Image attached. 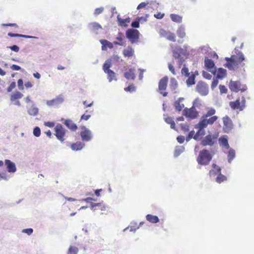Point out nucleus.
I'll return each instance as SVG.
<instances>
[{
    "label": "nucleus",
    "instance_id": "2eb2a0df",
    "mask_svg": "<svg viewBox=\"0 0 254 254\" xmlns=\"http://www.w3.org/2000/svg\"><path fill=\"white\" fill-rule=\"evenodd\" d=\"M159 34L161 36L166 38L170 41L173 42L176 41V36L175 34L173 33H172L170 31H167L164 29H160Z\"/></svg>",
    "mask_w": 254,
    "mask_h": 254
},
{
    "label": "nucleus",
    "instance_id": "37998d69",
    "mask_svg": "<svg viewBox=\"0 0 254 254\" xmlns=\"http://www.w3.org/2000/svg\"><path fill=\"white\" fill-rule=\"evenodd\" d=\"M177 34H178V36L180 38H183L185 37V36L186 35V33H185L184 29H183V28L179 29L177 31Z\"/></svg>",
    "mask_w": 254,
    "mask_h": 254
},
{
    "label": "nucleus",
    "instance_id": "338daca9",
    "mask_svg": "<svg viewBox=\"0 0 254 254\" xmlns=\"http://www.w3.org/2000/svg\"><path fill=\"white\" fill-rule=\"evenodd\" d=\"M17 84H18V86L19 87V88L20 89L22 90V89H23V82L22 79H18V80L17 81Z\"/></svg>",
    "mask_w": 254,
    "mask_h": 254
},
{
    "label": "nucleus",
    "instance_id": "5701e85b",
    "mask_svg": "<svg viewBox=\"0 0 254 254\" xmlns=\"http://www.w3.org/2000/svg\"><path fill=\"white\" fill-rule=\"evenodd\" d=\"M100 42L102 45V50L103 51L106 50L107 48L110 49H112L113 48V43L106 40H101Z\"/></svg>",
    "mask_w": 254,
    "mask_h": 254
},
{
    "label": "nucleus",
    "instance_id": "a878e982",
    "mask_svg": "<svg viewBox=\"0 0 254 254\" xmlns=\"http://www.w3.org/2000/svg\"><path fill=\"white\" fill-rule=\"evenodd\" d=\"M38 109L34 105L28 109V113L30 116H37L38 113Z\"/></svg>",
    "mask_w": 254,
    "mask_h": 254
},
{
    "label": "nucleus",
    "instance_id": "f3484780",
    "mask_svg": "<svg viewBox=\"0 0 254 254\" xmlns=\"http://www.w3.org/2000/svg\"><path fill=\"white\" fill-rule=\"evenodd\" d=\"M64 99L62 95H59L56 97L55 99L47 101V104L49 106H52L54 105H58L62 103Z\"/></svg>",
    "mask_w": 254,
    "mask_h": 254
},
{
    "label": "nucleus",
    "instance_id": "a18cd8bd",
    "mask_svg": "<svg viewBox=\"0 0 254 254\" xmlns=\"http://www.w3.org/2000/svg\"><path fill=\"white\" fill-rule=\"evenodd\" d=\"M33 134L36 137H39L41 134V130L38 127H36L33 129Z\"/></svg>",
    "mask_w": 254,
    "mask_h": 254
},
{
    "label": "nucleus",
    "instance_id": "4c0bfd02",
    "mask_svg": "<svg viewBox=\"0 0 254 254\" xmlns=\"http://www.w3.org/2000/svg\"><path fill=\"white\" fill-rule=\"evenodd\" d=\"M165 121L167 124L170 125L171 127L172 128H173V129L175 128L176 124H175V123L174 122V121L172 120V118H171L170 117H167L165 118Z\"/></svg>",
    "mask_w": 254,
    "mask_h": 254
},
{
    "label": "nucleus",
    "instance_id": "49530a36",
    "mask_svg": "<svg viewBox=\"0 0 254 254\" xmlns=\"http://www.w3.org/2000/svg\"><path fill=\"white\" fill-rule=\"evenodd\" d=\"M196 133L195 134L194 130L190 131L188 135L186 137V140L187 141H189L192 138H194V136L195 135Z\"/></svg>",
    "mask_w": 254,
    "mask_h": 254
},
{
    "label": "nucleus",
    "instance_id": "ddd939ff",
    "mask_svg": "<svg viewBox=\"0 0 254 254\" xmlns=\"http://www.w3.org/2000/svg\"><path fill=\"white\" fill-rule=\"evenodd\" d=\"M196 90L201 95L206 96L208 93V86L203 82H199L196 86Z\"/></svg>",
    "mask_w": 254,
    "mask_h": 254
},
{
    "label": "nucleus",
    "instance_id": "393cba45",
    "mask_svg": "<svg viewBox=\"0 0 254 254\" xmlns=\"http://www.w3.org/2000/svg\"><path fill=\"white\" fill-rule=\"evenodd\" d=\"M221 168L217 166L216 164L213 163L212 164V169L210 171L209 174L210 175H212L213 174H218L221 173Z\"/></svg>",
    "mask_w": 254,
    "mask_h": 254
},
{
    "label": "nucleus",
    "instance_id": "a211bd4d",
    "mask_svg": "<svg viewBox=\"0 0 254 254\" xmlns=\"http://www.w3.org/2000/svg\"><path fill=\"white\" fill-rule=\"evenodd\" d=\"M4 163L6 167V170L9 173H13L16 172V168L14 163L8 159L5 160Z\"/></svg>",
    "mask_w": 254,
    "mask_h": 254
},
{
    "label": "nucleus",
    "instance_id": "f704fd0d",
    "mask_svg": "<svg viewBox=\"0 0 254 254\" xmlns=\"http://www.w3.org/2000/svg\"><path fill=\"white\" fill-rule=\"evenodd\" d=\"M219 143L225 147L227 149L229 148V145L228 144V140L227 138L225 137H221L219 138Z\"/></svg>",
    "mask_w": 254,
    "mask_h": 254
},
{
    "label": "nucleus",
    "instance_id": "4d7b16f0",
    "mask_svg": "<svg viewBox=\"0 0 254 254\" xmlns=\"http://www.w3.org/2000/svg\"><path fill=\"white\" fill-rule=\"evenodd\" d=\"M148 17V14H146L144 16L138 17L137 18V20L139 21H146L147 20V18Z\"/></svg>",
    "mask_w": 254,
    "mask_h": 254
},
{
    "label": "nucleus",
    "instance_id": "e2e57ef3",
    "mask_svg": "<svg viewBox=\"0 0 254 254\" xmlns=\"http://www.w3.org/2000/svg\"><path fill=\"white\" fill-rule=\"evenodd\" d=\"M33 229L32 228L25 229L22 230L23 233L27 234L28 235H31L33 233Z\"/></svg>",
    "mask_w": 254,
    "mask_h": 254
},
{
    "label": "nucleus",
    "instance_id": "603ef678",
    "mask_svg": "<svg viewBox=\"0 0 254 254\" xmlns=\"http://www.w3.org/2000/svg\"><path fill=\"white\" fill-rule=\"evenodd\" d=\"M164 15V13H162L160 12H157V13L154 15V16L157 19H161L163 18Z\"/></svg>",
    "mask_w": 254,
    "mask_h": 254
},
{
    "label": "nucleus",
    "instance_id": "9d476101",
    "mask_svg": "<svg viewBox=\"0 0 254 254\" xmlns=\"http://www.w3.org/2000/svg\"><path fill=\"white\" fill-rule=\"evenodd\" d=\"M168 82V78L167 76H164L162 78H161L159 82L158 85V89L160 93L164 96L165 97L167 95L168 93L165 91L167 84Z\"/></svg>",
    "mask_w": 254,
    "mask_h": 254
},
{
    "label": "nucleus",
    "instance_id": "e433bc0d",
    "mask_svg": "<svg viewBox=\"0 0 254 254\" xmlns=\"http://www.w3.org/2000/svg\"><path fill=\"white\" fill-rule=\"evenodd\" d=\"M8 36L11 37H24L26 38H33L32 36H28V35H25L22 34H14L11 32H9L8 33Z\"/></svg>",
    "mask_w": 254,
    "mask_h": 254
},
{
    "label": "nucleus",
    "instance_id": "7c9ffc66",
    "mask_svg": "<svg viewBox=\"0 0 254 254\" xmlns=\"http://www.w3.org/2000/svg\"><path fill=\"white\" fill-rule=\"evenodd\" d=\"M23 96V94L21 92L16 91L11 95L10 101L13 102L17 99L21 98Z\"/></svg>",
    "mask_w": 254,
    "mask_h": 254
},
{
    "label": "nucleus",
    "instance_id": "6ab92c4d",
    "mask_svg": "<svg viewBox=\"0 0 254 254\" xmlns=\"http://www.w3.org/2000/svg\"><path fill=\"white\" fill-rule=\"evenodd\" d=\"M135 68H130L124 73V76L128 80H134L135 78Z\"/></svg>",
    "mask_w": 254,
    "mask_h": 254
},
{
    "label": "nucleus",
    "instance_id": "aec40b11",
    "mask_svg": "<svg viewBox=\"0 0 254 254\" xmlns=\"http://www.w3.org/2000/svg\"><path fill=\"white\" fill-rule=\"evenodd\" d=\"M224 128L225 131H228L232 128L233 124L231 120L227 116L223 119Z\"/></svg>",
    "mask_w": 254,
    "mask_h": 254
},
{
    "label": "nucleus",
    "instance_id": "0e129e2a",
    "mask_svg": "<svg viewBox=\"0 0 254 254\" xmlns=\"http://www.w3.org/2000/svg\"><path fill=\"white\" fill-rule=\"evenodd\" d=\"M218 83V79H213L212 84H211V88L213 89L215 87H216Z\"/></svg>",
    "mask_w": 254,
    "mask_h": 254
},
{
    "label": "nucleus",
    "instance_id": "f257e3e1",
    "mask_svg": "<svg viewBox=\"0 0 254 254\" xmlns=\"http://www.w3.org/2000/svg\"><path fill=\"white\" fill-rule=\"evenodd\" d=\"M216 110L213 108H207L206 112L202 115L199 121L195 125V128L198 130L194 136L195 140H197L199 137L205 135L204 129L208 126H212L218 120V117L216 114Z\"/></svg>",
    "mask_w": 254,
    "mask_h": 254
},
{
    "label": "nucleus",
    "instance_id": "de8ad7c7",
    "mask_svg": "<svg viewBox=\"0 0 254 254\" xmlns=\"http://www.w3.org/2000/svg\"><path fill=\"white\" fill-rule=\"evenodd\" d=\"M174 64V62H173V63H169L168 64V67H169L170 71L172 73V74L174 75H176V73L174 67L173 66Z\"/></svg>",
    "mask_w": 254,
    "mask_h": 254
},
{
    "label": "nucleus",
    "instance_id": "ea45409f",
    "mask_svg": "<svg viewBox=\"0 0 254 254\" xmlns=\"http://www.w3.org/2000/svg\"><path fill=\"white\" fill-rule=\"evenodd\" d=\"M78 252V249L75 246H70L67 254H77Z\"/></svg>",
    "mask_w": 254,
    "mask_h": 254
},
{
    "label": "nucleus",
    "instance_id": "5fc2aeb1",
    "mask_svg": "<svg viewBox=\"0 0 254 254\" xmlns=\"http://www.w3.org/2000/svg\"><path fill=\"white\" fill-rule=\"evenodd\" d=\"M104 8L103 7L97 8L94 11V15H98L103 12Z\"/></svg>",
    "mask_w": 254,
    "mask_h": 254
},
{
    "label": "nucleus",
    "instance_id": "39448f33",
    "mask_svg": "<svg viewBox=\"0 0 254 254\" xmlns=\"http://www.w3.org/2000/svg\"><path fill=\"white\" fill-rule=\"evenodd\" d=\"M199 101V99H195L193 102V106L190 108H186L183 110V115L187 118L194 119L198 117L199 113L196 110L194 105Z\"/></svg>",
    "mask_w": 254,
    "mask_h": 254
},
{
    "label": "nucleus",
    "instance_id": "a19ab883",
    "mask_svg": "<svg viewBox=\"0 0 254 254\" xmlns=\"http://www.w3.org/2000/svg\"><path fill=\"white\" fill-rule=\"evenodd\" d=\"M170 88L173 90L176 89L178 86V82L175 78H171L170 80Z\"/></svg>",
    "mask_w": 254,
    "mask_h": 254
},
{
    "label": "nucleus",
    "instance_id": "58836bf2",
    "mask_svg": "<svg viewBox=\"0 0 254 254\" xmlns=\"http://www.w3.org/2000/svg\"><path fill=\"white\" fill-rule=\"evenodd\" d=\"M218 174V175L217 177V178H216V181L218 183L220 184L222 182L227 180V177L221 174V173L219 174Z\"/></svg>",
    "mask_w": 254,
    "mask_h": 254
},
{
    "label": "nucleus",
    "instance_id": "dca6fc26",
    "mask_svg": "<svg viewBox=\"0 0 254 254\" xmlns=\"http://www.w3.org/2000/svg\"><path fill=\"white\" fill-rule=\"evenodd\" d=\"M204 64L206 68L210 72L215 73L216 69L214 62L207 58H206L204 60Z\"/></svg>",
    "mask_w": 254,
    "mask_h": 254
},
{
    "label": "nucleus",
    "instance_id": "bb28decb",
    "mask_svg": "<svg viewBox=\"0 0 254 254\" xmlns=\"http://www.w3.org/2000/svg\"><path fill=\"white\" fill-rule=\"evenodd\" d=\"M146 218L147 221L152 223H156L159 221V219L157 216L151 214H147Z\"/></svg>",
    "mask_w": 254,
    "mask_h": 254
},
{
    "label": "nucleus",
    "instance_id": "774afa93",
    "mask_svg": "<svg viewBox=\"0 0 254 254\" xmlns=\"http://www.w3.org/2000/svg\"><path fill=\"white\" fill-rule=\"evenodd\" d=\"M10 68L13 70H19L21 69L20 66L16 64H12Z\"/></svg>",
    "mask_w": 254,
    "mask_h": 254
},
{
    "label": "nucleus",
    "instance_id": "20e7f679",
    "mask_svg": "<svg viewBox=\"0 0 254 254\" xmlns=\"http://www.w3.org/2000/svg\"><path fill=\"white\" fill-rule=\"evenodd\" d=\"M212 158V155L209 151L206 149H203L200 151L197 157V162L201 165H207L209 164Z\"/></svg>",
    "mask_w": 254,
    "mask_h": 254
},
{
    "label": "nucleus",
    "instance_id": "cd10ccee",
    "mask_svg": "<svg viewBox=\"0 0 254 254\" xmlns=\"http://www.w3.org/2000/svg\"><path fill=\"white\" fill-rule=\"evenodd\" d=\"M118 21L119 22V25L121 26L126 27L127 26V23L130 22V18H127L126 19H122L119 17V16L117 17Z\"/></svg>",
    "mask_w": 254,
    "mask_h": 254
},
{
    "label": "nucleus",
    "instance_id": "f03ea898",
    "mask_svg": "<svg viewBox=\"0 0 254 254\" xmlns=\"http://www.w3.org/2000/svg\"><path fill=\"white\" fill-rule=\"evenodd\" d=\"M235 53L231 56L230 58H226L227 63L225 66L230 70H235L238 68L239 64L241 63L245 60L243 53L235 49Z\"/></svg>",
    "mask_w": 254,
    "mask_h": 254
},
{
    "label": "nucleus",
    "instance_id": "7ed1b4c3",
    "mask_svg": "<svg viewBox=\"0 0 254 254\" xmlns=\"http://www.w3.org/2000/svg\"><path fill=\"white\" fill-rule=\"evenodd\" d=\"M173 55L174 58L178 60V69H179L184 62V57L187 58L189 55V53L187 51V47L182 48L178 46L173 51Z\"/></svg>",
    "mask_w": 254,
    "mask_h": 254
},
{
    "label": "nucleus",
    "instance_id": "c9c22d12",
    "mask_svg": "<svg viewBox=\"0 0 254 254\" xmlns=\"http://www.w3.org/2000/svg\"><path fill=\"white\" fill-rule=\"evenodd\" d=\"M235 151L233 149L231 148L228 153V160L229 163H231L232 160L235 158Z\"/></svg>",
    "mask_w": 254,
    "mask_h": 254
},
{
    "label": "nucleus",
    "instance_id": "9b49d317",
    "mask_svg": "<svg viewBox=\"0 0 254 254\" xmlns=\"http://www.w3.org/2000/svg\"><path fill=\"white\" fill-rule=\"evenodd\" d=\"M139 33L137 30L130 29L126 32L127 37L133 43L136 41L139 38Z\"/></svg>",
    "mask_w": 254,
    "mask_h": 254
},
{
    "label": "nucleus",
    "instance_id": "c85d7f7f",
    "mask_svg": "<svg viewBox=\"0 0 254 254\" xmlns=\"http://www.w3.org/2000/svg\"><path fill=\"white\" fill-rule=\"evenodd\" d=\"M227 74V71L223 68H219L217 70V77L218 78L222 79L224 78Z\"/></svg>",
    "mask_w": 254,
    "mask_h": 254
},
{
    "label": "nucleus",
    "instance_id": "473e14b6",
    "mask_svg": "<svg viewBox=\"0 0 254 254\" xmlns=\"http://www.w3.org/2000/svg\"><path fill=\"white\" fill-rule=\"evenodd\" d=\"M188 78L187 79L186 82L188 86H191L195 84V75L194 74H191L190 75H189Z\"/></svg>",
    "mask_w": 254,
    "mask_h": 254
},
{
    "label": "nucleus",
    "instance_id": "3c124183",
    "mask_svg": "<svg viewBox=\"0 0 254 254\" xmlns=\"http://www.w3.org/2000/svg\"><path fill=\"white\" fill-rule=\"evenodd\" d=\"M202 76L207 79H210L212 77V75L209 73L204 71L202 72Z\"/></svg>",
    "mask_w": 254,
    "mask_h": 254
},
{
    "label": "nucleus",
    "instance_id": "4be33fe9",
    "mask_svg": "<svg viewBox=\"0 0 254 254\" xmlns=\"http://www.w3.org/2000/svg\"><path fill=\"white\" fill-rule=\"evenodd\" d=\"M64 124L72 131H75L77 129V126L71 120H65Z\"/></svg>",
    "mask_w": 254,
    "mask_h": 254
},
{
    "label": "nucleus",
    "instance_id": "b1692460",
    "mask_svg": "<svg viewBox=\"0 0 254 254\" xmlns=\"http://www.w3.org/2000/svg\"><path fill=\"white\" fill-rule=\"evenodd\" d=\"M84 146V144L81 142H77L71 144L70 147L74 151L80 150Z\"/></svg>",
    "mask_w": 254,
    "mask_h": 254
},
{
    "label": "nucleus",
    "instance_id": "79ce46f5",
    "mask_svg": "<svg viewBox=\"0 0 254 254\" xmlns=\"http://www.w3.org/2000/svg\"><path fill=\"white\" fill-rule=\"evenodd\" d=\"M182 74L185 77H188L190 75V73L189 72V69L188 67L184 66L181 70Z\"/></svg>",
    "mask_w": 254,
    "mask_h": 254
},
{
    "label": "nucleus",
    "instance_id": "8fccbe9b",
    "mask_svg": "<svg viewBox=\"0 0 254 254\" xmlns=\"http://www.w3.org/2000/svg\"><path fill=\"white\" fill-rule=\"evenodd\" d=\"M116 39L118 40V41H114V44L119 45L120 46L124 45V44L122 42L123 39L121 37H118Z\"/></svg>",
    "mask_w": 254,
    "mask_h": 254
},
{
    "label": "nucleus",
    "instance_id": "680f3d73",
    "mask_svg": "<svg viewBox=\"0 0 254 254\" xmlns=\"http://www.w3.org/2000/svg\"><path fill=\"white\" fill-rule=\"evenodd\" d=\"M177 141H178V142L182 144V143H184L185 138L184 136L180 135L177 137Z\"/></svg>",
    "mask_w": 254,
    "mask_h": 254
},
{
    "label": "nucleus",
    "instance_id": "1a4fd4ad",
    "mask_svg": "<svg viewBox=\"0 0 254 254\" xmlns=\"http://www.w3.org/2000/svg\"><path fill=\"white\" fill-rule=\"evenodd\" d=\"M229 88L231 91L238 92L240 91L244 92L246 90L247 86L245 85H242L239 81H230L229 84Z\"/></svg>",
    "mask_w": 254,
    "mask_h": 254
},
{
    "label": "nucleus",
    "instance_id": "412c9836",
    "mask_svg": "<svg viewBox=\"0 0 254 254\" xmlns=\"http://www.w3.org/2000/svg\"><path fill=\"white\" fill-rule=\"evenodd\" d=\"M184 100L183 98H179L177 100H176L174 104V106L175 107V109L178 111H181L184 108L185 105L184 104L182 103V101Z\"/></svg>",
    "mask_w": 254,
    "mask_h": 254
},
{
    "label": "nucleus",
    "instance_id": "c03bdc74",
    "mask_svg": "<svg viewBox=\"0 0 254 254\" xmlns=\"http://www.w3.org/2000/svg\"><path fill=\"white\" fill-rule=\"evenodd\" d=\"M124 90L126 92H133L135 90V87L133 84H131L128 86L127 87L125 88Z\"/></svg>",
    "mask_w": 254,
    "mask_h": 254
},
{
    "label": "nucleus",
    "instance_id": "052dcab7",
    "mask_svg": "<svg viewBox=\"0 0 254 254\" xmlns=\"http://www.w3.org/2000/svg\"><path fill=\"white\" fill-rule=\"evenodd\" d=\"M44 124L45 126L49 127H53L55 126V123L52 122H45Z\"/></svg>",
    "mask_w": 254,
    "mask_h": 254
},
{
    "label": "nucleus",
    "instance_id": "13d9d810",
    "mask_svg": "<svg viewBox=\"0 0 254 254\" xmlns=\"http://www.w3.org/2000/svg\"><path fill=\"white\" fill-rule=\"evenodd\" d=\"M16 86V83L15 82H12L9 86L7 88V91L10 92L13 89H14Z\"/></svg>",
    "mask_w": 254,
    "mask_h": 254
},
{
    "label": "nucleus",
    "instance_id": "4468645a",
    "mask_svg": "<svg viewBox=\"0 0 254 254\" xmlns=\"http://www.w3.org/2000/svg\"><path fill=\"white\" fill-rule=\"evenodd\" d=\"M82 129H83L80 132L82 140L84 141H90L92 137L91 131L84 127H82Z\"/></svg>",
    "mask_w": 254,
    "mask_h": 254
},
{
    "label": "nucleus",
    "instance_id": "72a5a7b5",
    "mask_svg": "<svg viewBox=\"0 0 254 254\" xmlns=\"http://www.w3.org/2000/svg\"><path fill=\"white\" fill-rule=\"evenodd\" d=\"M96 207H98L100 208V209L102 210H103L105 208V205L103 204V202H100V203H91V209L95 210H96Z\"/></svg>",
    "mask_w": 254,
    "mask_h": 254
},
{
    "label": "nucleus",
    "instance_id": "bf43d9fd",
    "mask_svg": "<svg viewBox=\"0 0 254 254\" xmlns=\"http://www.w3.org/2000/svg\"><path fill=\"white\" fill-rule=\"evenodd\" d=\"M8 48L15 52H18L19 51V48L16 45L9 46Z\"/></svg>",
    "mask_w": 254,
    "mask_h": 254
},
{
    "label": "nucleus",
    "instance_id": "423d86ee",
    "mask_svg": "<svg viewBox=\"0 0 254 254\" xmlns=\"http://www.w3.org/2000/svg\"><path fill=\"white\" fill-rule=\"evenodd\" d=\"M111 65L112 62L111 60H107L103 65V69L105 73L107 74V78L109 82H111L113 80H117L115 72L110 69Z\"/></svg>",
    "mask_w": 254,
    "mask_h": 254
},
{
    "label": "nucleus",
    "instance_id": "09e8293b",
    "mask_svg": "<svg viewBox=\"0 0 254 254\" xmlns=\"http://www.w3.org/2000/svg\"><path fill=\"white\" fill-rule=\"evenodd\" d=\"M91 25L93 29L95 30H99L100 29H102L101 26L98 23L93 22L91 24Z\"/></svg>",
    "mask_w": 254,
    "mask_h": 254
},
{
    "label": "nucleus",
    "instance_id": "6e6552de",
    "mask_svg": "<svg viewBox=\"0 0 254 254\" xmlns=\"http://www.w3.org/2000/svg\"><path fill=\"white\" fill-rule=\"evenodd\" d=\"M229 106L233 110H238L242 111L246 107L245 98L242 97L241 100L238 98L235 101H231L229 103Z\"/></svg>",
    "mask_w": 254,
    "mask_h": 254
},
{
    "label": "nucleus",
    "instance_id": "0eeeda50",
    "mask_svg": "<svg viewBox=\"0 0 254 254\" xmlns=\"http://www.w3.org/2000/svg\"><path fill=\"white\" fill-rule=\"evenodd\" d=\"M54 134L57 138L61 142H63L65 140L66 129L61 124H58L54 127Z\"/></svg>",
    "mask_w": 254,
    "mask_h": 254
},
{
    "label": "nucleus",
    "instance_id": "864d4df0",
    "mask_svg": "<svg viewBox=\"0 0 254 254\" xmlns=\"http://www.w3.org/2000/svg\"><path fill=\"white\" fill-rule=\"evenodd\" d=\"M219 88L221 93H226L227 92V89L224 85H220Z\"/></svg>",
    "mask_w": 254,
    "mask_h": 254
},
{
    "label": "nucleus",
    "instance_id": "6e6d98bb",
    "mask_svg": "<svg viewBox=\"0 0 254 254\" xmlns=\"http://www.w3.org/2000/svg\"><path fill=\"white\" fill-rule=\"evenodd\" d=\"M181 128L182 130H183L185 132H187L189 130V127L187 124H181Z\"/></svg>",
    "mask_w": 254,
    "mask_h": 254
},
{
    "label": "nucleus",
    "instance_id": "f8f14e48",
    "mask_svg": "<svg viewBox=\"0 0 254 254\" xmlns=\"http://www.w3.org/2000/svg\"><path fill=\"white\" fill-rule=\"evenodd\" d=\"M217 136L214 135L208 134L207 135L204 139L201 141V144L202 146H212L216 142Z\"/></svg>",
    "mask_w": 254,
    "mask_h": 254
},
{
    "label": "nucleus",
    "instance_id": "2f4dec72",
    "mask_svg": "<svg viewBox=\"0 0 254 254\" xmlns=\"http://www.w3.org/2000/svg\"><path fill=\"white\" fill-rule=\"evenodd\" d=\"M170 18L171 20L175 22L180 23L182 21V17L178 14H171Z\"/></svg>",
    "mask_w": 254,
    "mask_h": 254
},
{
    "label": "nucleus",
    "instance_id": "c756f323",
    "mask_svg": "<svg viewBox=\"0 0 254 254\" xmlns=\"http://www.w3.org/2000/svg\"><path fill=\"white\" fill-rule=\"evenodd\" d=\"M134 51L131 47H128L123 51V54L125 57H131L133 56Z\"/></svg>",
    "mask_w": 254,
    "mask_h": 254
},
{
    "label": "nucleus",
    "instance_id": "69168bd1",
    "mask_svg": "<svg viewBox=\"0 0 254 254\" xmlns=\"http://www.w3.org/2000/svg\"><path fill=\"white\" fill-rule=\"evenodd\" d=\"M131 26L134 28H138L139 27V21L137 20L136 21L132 22Z\"/></svg>",
    "mask_w": 254,
    "mask_h": 254
}]
</instances>
